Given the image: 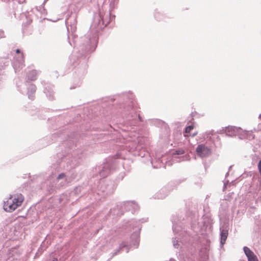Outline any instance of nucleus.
<instances>
[{"instance_id": "nucleus-1", "label": "nucleus", "mask_w": 261, "mask_h": 261, "mask_svg": "<svg viewBox=\"0 0 261 261\" xmlns=\"http://www.w3.org/2000/svg\"><path fill=\"white\" fill-rule=\"evenodd\" d=\"M24 201V197L21 194L17 193L10 196L4 202V209L8 212H12L20 206Z\"/></svg>"}, {"instance_id": "nucleus-2", "label": "nucleus", "mask_w": 261, "mask_h": 261, "mask_svg": "<svg viewBox=\"0 0 261 261\" xmlns=\"http://www.w3.org/2000/svg\"><path fill=\"white\" fill-rule=\"evenodd\" d=\"M115 16H111L110 12H105L102 9L99 10L97 15L95 16L93 25L96 27L98 29H102L106 27Z\"/></svg>"}, {"instance_id": "nucleus-3", "label": "nucleus", "mask_w": 261, "mask_h": 261, "mask_svg": "<svg viewBox=\"0 0 261 261\" xmlns=\"http://www.w3.org/2000/svg\"><path fill=\"white\" fill-rule=\"evenodd\" d=\"M196 153L200 158H205L211 153V150L203 144L198 145L196 148Z\"/></svg>"}, {"instance_id": "nucleus-4", "label": "nucleus", "mask_w": 261, "mask_h": 261, "mask_svg": "<svg viewBox=\"0 0 261 261\" xmlns=\"http://www.w3.org/2000/svg\"><path fill=\"white\" fill-rule=\"evenodd\" d=\"M65 23L67 28L69 30V27H70V29L72 32H74L76 30V17L74 15H71L67 18L65 20Z\"/></svg>"}, {"instance_id": "nucleus-5", "label": "nucleus", "mask_w": 261, "mask_h": 261, "mask_svg": "<svg viewBox=\"0 0 261 261\" xmlns=\"http://www.w3.org/2000/svg\"><path fill=\"white\" fill-rule=\"evenodd\" d=\"M228 234V230L225 229H222L221 231V244L223 245L227 238Z\"/></svg>"}, {"instance_id": "nucleus-6", "label": "nucleus", "mask_w": 261, "mask_h": 261, "mask_svg": "<svg viewBox=\"0 0 261 261\" xmlns=\"http://www.w3.org/2000/svg\"><path fill=\"white\" fill-rule=\"evenodd\" d=\"M243 250L246 255L247 256L248 259L256 256L254 253L247 247H244Z\"/></svg>"}, {"instance_id": "nucleus-7", "label": "nucleus", "mask_w": 261, "mask_h": 261, "mask_svg": "<svg viewBox=\"0 0 261 261\" xmlns=\"http://www.w3.org/2000/svg\"><path fill=\"white\" fill-rule=\"evenodd\" d=\"M236 128L233 126H228L225 129V133L228 136H232L234 135Z\"/></svg>"}, {"instance_id": "nucleus-8", "label": "nucleus", "mask_w": 261, "mask_h": 261, "mask_svg": "<svg viewBox=\"0 0 261 261\" xmlns=\"http://www.w3.org/2000/svg\"><path fill=\"white\" fill-rule=\"evenodd\" d=\"M90 48L95 49L97 47V39L96 37L90 39Z\"/></svg>"}, {"instance_id": "nucleus-9", "label": "nucleus", "mask_w": 261, "mask_h": 261, "mask_svg": "<svg viewBox=\"0 0 261 261\" xmlns=\"http://www.w3.org/2000/svg\"><path fill=\"white\" fill-rule=\"evenodd\" d=\"M194 126L193 125H191L188 126H187L185 129V133L189 134L190 133L191 130H192L194 128Z\"/></svg>"}, {"instance_id": "nucleus-10", "label": "nucleus", "mask_w": 261, "mask_h": 261, "mask_svg": "<svg viewBox=\"0 0 261 261\" xmlns=\"http://www.w3.org/2000/svg\"><path fill=\"white\" fill-rule=\"evenodd\" d=\"M65 177V174L64 173H61L59 175V176L57 177L58 180H59L60 179H62Z\"/></svg>"}, {"instance_id": "nucleus-11", "label": "nucleus", "mask_w": 261, "mask_h": 261, "mask_svg": "<svg viewBox=\"0 0 261 261\" xmlns=\"http://www.w3.org/2000/svg\"><path fill=\"white\" fill-rule=\"evenodd\" d=\"M248 260V261H258L256 256H255L252 258H250Z\"/></svg>"}, {"instance_id": "nucleus-12", "label": "nucleus", "mask_w": 261, "mask_h": 261, "mask_svg": "<svg viewBox=\"0 0 261 261\" xmlns=\"http://www.w3.org/2000/svg\"><path fill=\"white\" fill-rule=\"evenodd\" d=\"M5 37V33L3 31L0 30V38H2Z\"/></svg>"}, {"instance_id": "nucleus-13", "label": "nucleus", "mask_w": 261, "mask_h": 261, "mask_svg": "<svg viewBox=\"0 0 261 261\" xmlns=\"http://www.w3.org/2000/svg\"><path fill=\"white\" fill-rule=\"evenodd\" d=\"M184 153V151L183 150L176 151V154H182Z\"/></svg>"}, {"instance_id": "nucleus-14", "label": "nucleus", "mask_w": 261, "mask_h": 261, "mask_svg": "<svg viewBox=\"0 0 261 261\" xmlns=\"http://www.w3.org/2000/svg\"><path fill=\"white\" fill-rule=\"evenodd\" d=\"M52 261H58V259L57 258H54L52 260Z\"/></svg>"}, {"instance_id": "nucleus-15", "label": "nucleus", "mask_w": 261, "mask_h": 261, "mask_svg": "<svg viewBox=\"0 0 261 261\" xmlns=\"http://www.w3.org/2000/svg\"><path fill=\"white\" fill-rule=\"evenodd\" d=\"M16 53L19 54L20 53V50H16Z\"/></svg>"}, {"instance_id": "nucleus-16", "label": "nucleus", "mask_w": 261, "mask_h": 261, "mask_svg": "<svg viewBox=\"0 0 261 261\" xmlns=\"http://www.w3.org/2000/svg\"><path fill=\"white\" fill-rule=\"evenodd\" d=\"M196 134H197V133L194 134L192 136L194 137Z\"/></svg>"}]
</instances>
